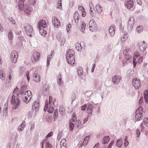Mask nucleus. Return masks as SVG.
I'll list each match as a JSON object with an SVG mask.
<instances>
[{
	"instance_id": "obj_1",
	"label": "nucleus",
	"mask_w": 148,
	"mask_h": 148,
	"mask_svg": "<svg viewBox=\"0 0 148 148\" xmlns=\"http://www.w3.org/2000/svg\"><path fill=\"white\" fill-rule=\"evenodd\" d=\"M18 95L19 97H22L23 101L26 103H27L30 100L32 96L31 92L29 90L27 91H21L20 92V94Z\"/></svg>"
},
{
	"instance_id": "obj_2",
	"label": "nucleus",
	"mask_w": 148,
	"mask_h": 148,
	"mask_svg": "<svg viewBox=\"0 0 148 148\" xmlns=\"http://www.w3.org/2000/svg\"><path fill=\"white\" fill-rule=\"evenodd\" d=\"M74 52L72 49H68L67 51L66 59L67 62L71 65H73L75 63Z\"/></svg>"
},
{
	"instance_id": "obj_3",
	"label": "nucleus",
	"mask_w": 148,
	"mask_h": 148,
	"mask_svg": "<svg viewBox=\"0 0 148 148\" xmlns=\"http://www.w3.org/2000/svg\"><path fill=\"white\" fill-rule=\"evenodd\" d=\"M143 57L140 56V53L137 51L134 52L133 60V65L135 66L137 63H141L143 61Z\"/></svg>"
},
{
	"instance_id": "obj_4",
	"label": "nucleus",
	"mask_w": 148,
	"mask_h": 148,
	"mask_svg": "<svg viewBox=\"0 0 148 148\" xmlns=\"http://www.w3.org/2000/svg\"><path fill=\"white\" fill-rule=\"evenodd\" d=\"M19 95H13L11 98V103L13 105L12 108L13 109H15L18 108V106L19 103L18 97Z\"/></svg>"
},
{
	"instance_id": "obj_5",
	"label": "nucleus",
	"mask_w": 148,
	"mask_h": 148,
	"mask_svg": "<svg viewBox=\"0 0 148 148\" xmlns=\"http://www.w3.org/2000/svg\"><path fill=\"white\" fill-rule=\"evenodd\" d=\"M143 108L141 106H139L136 111L135 116L136 119L138 121L142 119H143Z\"/></svg>"
},
{
	"instance_id": "obj_6",
	"label": "nucleus",
	"mask_w": 148,
	"mask_h": 148,
	"mask_svg": "<svg viewBox=\"0 0 148 148\" xmlns=\"http://www.w3.org/2000/svg\"><path fill=\"white\" fill-rule=\"evenodd\" d=\"M24 30L27 34L29 36H31L33 34V29L32 27L29 24L25 25Z\"/></svg>"
},
{
	"instance_id": "obj_7",
	"label": "nucleus",
	"mask_w": 148,
	"mask_h": 148,
	"mask_svg": "<svg viewBox=\"0 0 148 148\" xmlns=\"http://www.w3.org/2000/svg\"><path fill=\"white\" fill-rule=\"evenodd\" d=\"M10 58L11 61L13 63H16L18 58L17 52L15 51H12L11 53Z\"/></svg>"
},
{
	"instance_id": "obj_8",
	"label": "nucleus",
	"mask_w": 148,
	"mask_h": 148,
	"mask_svg": "<svg viewBox=\"0 0 148 148\" xmlns=\"http://www.w3.org/2000/svg\"><path fill=\"white\" fill-rule=\"evenodd\" d=\"M132 84L135 89H138L141 86V82L138 79L134 78L132 80Z\"/></svg>"
},
{
	"instance_id": "obj_9",
	"label": "nucleus",
	"mask_w": 148,
	"mask_h": 148,
	"mask_svg": "<svg viewBox=\"0 0 148 148\" xmlns=\"http://www.w3.org/2000/svg\"><path fill=\"white\" fill-rule=\"evenodd\" d=\"M40 54L38 52H33L32 57V61L33 62L35 63L38 61L40 58Z\"/></svg>"
},
{
	"instance_id": "obj_10",
	"label": "nucleus",
	"mask_w": 148,
	"mask_h": 148,
	"mask_svg": "<svg viewBox=\"0 0 148 148\" xmlns=\"http://www.w3.org/2000/svg\"><path fill=\"white\" fill-rule=\"evenodd\" d=\"M134 21L133 17H131L129 19L127 25V29L128 31H131L133 29Z\"/></svg>"
},
{
	"instance_id": "obj_11",
	"label": "nucleus",
	"mask_w": 148,
	"mask_h": 148,
	"mask_svg": "<svg viewBox=\"0 0 148 148\" xmlns=\"http://www.w3.org/2000/svg\"><path fill=\"white\" fill-rule=\"evenodd\" d=\"M89 29L91 31H93L97 29V25L96 22L93 20H91L89 24Z\"/></svg>"
},
{
	"instance_id": "obj_12",
	"label": "nucleus",
	"mask_w": 148,
	"mask_h": 148,
	"mask_svg": "<svg viewBox=\"0 0 148 148\" xmlns=\"http://www.w3.org/2000/svg\"><path fill=\"white\" fill-rule=\"evenodd\" d=\"M52 23L53 25L56 28H58L60 25V21L55 16L52 17Z\"/></svg>"
},
{
	"instance_id": "obj_13",
	"label": "nucleus",
	"mask_w": 148,
	"mask_h": 148,
	"mask_svg": "<svg viewBox=\"0 0 148 148\" xmlns=\"http://www.w3.org/2000/svg\"><path fill=\"white\" fill-rule=\"evenodd\" d=\"M47 24L45 20H41L39 22L38 27L39 29H41V27L45 28L46 27Z\"/></svg>"
},
{
	"instance_id": "obj_14",
	"label": "nucleus",
	"mask_w": 148,
	"mask_h": 148,
	"mask_svg": "<svg viewBox=\"0 0 148 148\" xmlns=\"http://www.w3.org/2000/svg\"><path fill=\"white\" fill-rule=\"evenodd\" d=\"M32 10L30 6L29 5H25L24 8V12L27 15H29Z\"/></svg>"
},
{
	"instance_id": "obj_15",
	"label": "nucleus",
	"mask_w": 148,
	"mask_h": 148,
	"mask_svg": "<svg viewBox=\"0 0 148 148\" xmlns=\"http://www.w3.org/2000/svg\"><path fill=\"white\" fill-rule=\"evenodd\" d=\"M121 79V77L120 76L116 75L112 78V81L114 84H116L120 82Z\"/></svg>"
},
{
	"instance_id": "obj_16",
	"label": "nucleus",
	"mask_w": 148,
	"mask_h": 148,
	"mask_svg": "<svg viewBox=\"0 0 148 148\" xmlns=\"http://www.w3.org/2000/svg\"><path fill=\"white\" fill-rule=\"evenodd\" d=\"M54 51L53 50L51 51V54L48 56L47 57V66H48L49 65L50 62L53 56H54Z\"/></svg>"
},
{
	"instance_id": "obj_17",
	"label": "nucleus",
	"mask_w": 148,
	"mask_h": 148,
	"mask_svg": "<svg viewBox=\"0 0 148 148\" xmlns=\"http://www.w3.org/2000/svg\"><path fill=\"white\" fill-rule=\"evenodd\" d=\"M109 32L110 36L111 37L113 36L115 34V27L111 26L109 28Z\"/></svg>"
},
{
	"instance_id": "obj_18",
	"label": "nucleus",
	"mask_w": 148,
	"mask_h": 148,
	"mask_svg": "<svg viewBox=\"0 0 148 148\" xmlns=\"http://www.w3.org/2000/svg\"><path fill=\"white\" fill-rule=\"evenodd\" d=\"M39 107V104L38 102L36 101H34L32 104V108L33 110L36 111L38 110Z\"/></svg>"
},
{
	"instance_id": "obj_19",
	"label": "nucleus",
	"mask_w": 148,
	"mask_h": 148,
	"mask_svg": "<svg viewBox=\"0 0 148 148\" xmlns=\"http://www.w3.org/2000/svg\"><path fill=\"white\" fill-rule=\"evenodd\" d=\"M32 79L33 81L36 82H38L40 80V75L38 74L34 73L33 74Z\"/></svg>"
},
{
	"instance_id": "obj_20",
	"label": "nucleus",
	"mask_w": 148,
	"mask_h": 148,
	"mask_svg": "<svg viewBox=\"0 0 148 148\" xmlns=\"http://www.w3.org/2000/svg\"><path fill=\"white\" fill-rule=\"evenodd\" d=\"M8 104L6 103H5L3 111V115L6 117L7 116L8 114Z\"/></svg>"
},
{
	"instance_id": "obj_21",
	"label": "nucleus",
	"mask_w": 148,
	"mask_h": 148,
	"mask_svg": "<svg viewBox=\"0 0 148 148\" xmlns=\"http://www.w3.org/2000/svg\"><path fill=\"white\" fill-rule=\"evenodd\" d=\"M95 8L97 13L98 14L101 13L103 11L102 7L99 4H97Z\"/></svg>"
},
{
	"instance_id": "obj_22",
	"label": "nucleus",
	"mask_w": 148,
	"mask_h": 148,
	"mask_svg": "<svg viewBox=\"0 0 148 148\" xmlns=\"http://www.w3.org/2000/svg\"><path fill=\"white\" fill-rule=\"evenodd\" d=\"M93 106L91 103H89L88 104V106L86 110V112L89 114L92 113Z\"/></svg>"
},
{
	"instance_id": "obj_23",
	"label": "nucleus",
	"mask_w": 148,
	"mask_h": 148,
	"mask_svg": "<svg viewBox=\"0 0 148 148\" xmlns=\"http://www.w3.org/2000/svg\"><path fill=\"white\" fill-rule=\"evenodd\" d=\"M79 15L78 13L76 12L73 14V18L76 23H79Z\"/></svg>"
},
{
	"instance_id": "obj_24",
	"label": "nucleus",
	"mask_w": 148,
	"mask_h": 148,
	"mask_svg": "<svg viewBox=\"0 0 148 148\" xmlns=\"http://www.w3.org/2000/svg\"><path fill=\"white\" fill-rule=\"evenodd\" d=\"M139 48L141 51H144L146 49L147 47V45L144 42L139 43Z\"/></svg>"
},
{
	"instance_id": "obj_25",
	"label": "nucleus",
	"mask_w": 148,
	"mask_h": 148,
	"mask_svg": "<svg viewBox=\"0 0 148 148\" xmlns=\"http://www.w3.org/2000/svg\"><path fill=\"white\" fill-rule=\"evenodd\" d=\"M91 136L90 134H89L87 136H86L84 138V140L83 141V144L84 146H86L88 143V141H89V139Z\"/></svg>"
},
{
	"instance_id": "obj_26",
	"label": "nucleus",
	"mask_w": 148,
	"mask_h": 148,
	"mask_svg": "<svg viewBox=\"0 0 148 148\" xmlns=\"http://www.w3.org/2000/svg\"><path fill=\"white\" fill-rule=\"evenodd\" d=\"M128 34L126 32H124L123 33L121 36V40L123 42L125 41L128 38Z\"/></svg>"
},
{
	"instance_id": "obj_27",
	"label": "nucleus",
	"mask_w": 148,
	"mask_h": 148,
	"mask_svg": "<svg viewBox=\"0 0 148 148\" xmlns=\"http://www.w3.org/2000/svg\"><path fill=\"white\" fill-rule=\"evenodd\" d=\"M61 148H67V143L65 139H62L60 142Z\"/></svg>"
},
{
	"instance_id": "obj_28",
	"label": "nucleus",
	"mask_w": 148,
	"mask_h": 148,
	"mask_svg": "<svg viewBox=\"0 0 148 148\" xmlns=\"http://www.w3.org/2000/svg\"><path fill=\"white\" fill-rule=\"evenodd\" d=\"M20 0V1L18 4V7L20 10H23V8H24L25 6L24 5V1H22V0Z\"/></svg>"
},
{
	"instance_id": "obj_29",
	"label": "nucleus",
	"mask_w": 148,
	"mask_h": 148,
	"mask_svg": "<svg viewBox=\"0 0 148 148\" xmlns=\"http://www.w3.org/2000/svg\"><path fill=\"white\" fill-rule=\"evenodd\" d=\"M84 42H81L80 44H79V43H76L75 44V46L76 48L78 51H81L82 50V47L81 46V44H84Z\"/></svg>"
},
{
	"instance_id": "obj_30",
	"label": "nucleus",
	"mask_w": 148,
	"mask_h": 148,
	"mask_svg": "<svg viewBox=\"0 0 148 148\" xmlns=\"http://www.w3.org/2000/svg\"><path fill=\"white\" fill-rule=\"evenodd\" d=\"M25 69L24 68L22 67H20L18 72L19 75L21 76L24 75L25 74Z\"/></svg>"
},
{
	"instance_id": "obj_31",
	"label": "nucleus",
	"mask_w": 148,
	"mask_h": 148,
	"mask_svg": "<svg viewBox=\"0 0 148 148\" xmlns=\"http://www.w3.org/2000/svg\"><path fill=\"white\" fill-rule=\"evenodd\" d=\"M57 38L59 41L60 42L63 44L64 43L65 40L62 36H57Z\"/></svg>"
},
{
	"instance_id": "obj_32",
	"label": "nucleus",
	"mask_w": 148,
	"mask_h": 148,
	"mask_svg": "<svg viewBox=\"0 0 148 148\" xmlns=\"http://www.w3.org/2000/svg\"><path fill=\"white\" fill-rule=\"evenodd\" d=\"M144 96L145 102L147 103L148 102V90H145L144 92Z\"/></svg>"
},
{
	"instance_id": "obj_33",
	"label": "nucleus",
	"mask_w": 148,
	"mask_h": 148,
	"mask_svg": "<svg viewBox=\"0 0 148 148\" xmlns=\"http://www.w3.org/2000/svg\"><path fill=\"white\" fill-rule=\"evenodd\" d=\"M110 140V138L109 136H105L103 138L102 143L103 144H107L108 143Z\"/></svg>"
},
{
	"instance_id": "obj_34",
	"label": "nucleus",
	"mask_w": 148,
	"mask_h": 148,
	"mask_svg": "<svg viewBox=\"0 0 148 148\" xmlns=\"http://www.w3.org/2000/svg\"><path fill=\"white\" fill-rule=\"evenodd\" d=\"M86 23L85 22H82L81 26V29H80V31L83 34H84V31L85 30L86 27Z\"/></svg>"
},
{
	"instance_id": "obj_35",
	"label": "nucleus",
	"mask_w": 148,
	"mask_h": 148,
	"mask_svg": "<svg viewBox=\"0 0 148 148\" xmlns=\"http://www.w3.org/2000/svg\"><path fill=\"white\" fill-rule=\"evenodd\" d=\"M25 123L23 122L18 127V131H21L23 130L25 126Z\"/></svg>"
},
{
	"instance_id": "obj_36",
	"label": "nucleus",
	"mask_w": 148,
	"mask_h": 148,
	"mask_svg": "<svg viewBox=\"0 0 148 148\" xmlns=\"http://www.w3.org/2000/svg\"><path fill=\"white\" fill-rule=\"evenodd\" d=\"M134 73V71L132 69L128 70L127 73V75L128 77H130Z\"/></svg>"
},
{
	"instance_id": "obj_37",
	"label": "nucleus",
	"mask_w": 148,
	"mask_h": 148,
	"mask_svg": "<svg viewBox=\"0 0 148 148\" xmlns=\"http://www.w3.org/2000/svg\"><path fill=\"white\" fill-rule=\"evenodd\" d=\"M123 144L122 140L121 139H119L116 143V146L118 147H120Z\"/></svg>"
},
{
	"instance_id": "obj_38",
	"label": "nucleus",
	"mask_w": 148,
	"mask_h": 148,
	"mask_svg": "<svg viewBox=\"0 0 148 148\" xmlns=\"http://www.w3.org/2000/svg\"><path fill=\"white\" fill-rule=\"evenodd\" d=\"M126 5L128 9H130L133 6V2L132 1H128L126 4Z\"/></svg>"
},
{
	"instance_id": "obj_39",
	"label": "nucleus",
	"mask_w": 148,
	"mask_h": 148,
	"mask_svg": "<svg viewBox=\"0 0 148 148\" xmlns=\"http://www.w3.org/2000/svg\"><path fill=\"white\" fill-rule=\"evenodd\" d=\"M40 34L43 36H45L47 34V32L44 29H40Z\"/></svg>"
},
{
	"instance_id": "obj_40",
	"label": "nucleus",
	"mask_w": 148,
	"mask_h": 148,
	"mask_svg": "<svg viewBox=\"0 0 148 148\" xmlns=\"http://www.w3.org/2000/svg\"><path fill=\"white\" fill-rule=\"evenodd\" d=\"M8 36L10 40H12V39L13 37V36L12 30H10V32H9Z\"/></svg>"
},
{
	"instance_id": "obj_41",
	"label": "nucleus",
	"mask_w": 148,
	"mask_h": 148,
	"mask_svg": "<svg viewBox=\"0 0 148 148\" xmlns=\"http://www.w3.org/2000/svg\"><path fill=\"white\" fill-rule=\"evenodd\" d=\"M60 77L57 79V83L60 86H61L63 84V82L61 78V75H59Z\"/></svg>"
},
{
	"instance_id": "obj_42",
	"label": "nucleus",
	"mask_w": 148,
	"mask_h": 148,
	"mask_svg": "<svg viewBox=\"0 0 148 148\" xmlns=\"http://www.w3.org/2000/svg\"><path fill=\"white\" fill-rule=\"evenodd\" d=\"M49 89L48 87L46 88L43 92V94L44 95H47L49 92Z\"/></svg>"
},
{
	"instance_id": "obj_43",
	"label": "nucleus",
	"mask_w": 148,
	"mask_h": 148,
	"mask_svg": "<svg viewBox=\"0 0 148 148\" xmlns=\"http://www.w3.org/2000/svg\"><path fill=\"white\" fill-rule=\"evenodd\" d=\"M26 86L25 84V82H22L21 84V90L20 92L21 91H23L24 90V91H25V89Z\"/></svg>"
},
{
	"instance_id": "obj_44",
	"label": "nucleus",
	"mask_w": 148,
	"mask_h": 148,
	"mask_svg": "<svg viewBox=\"0 0 148 148\" xmlns=\"http://www.w3.org/2000/svg\"><path fill=\"white\" fill-rule=\"evenodd\" d=\"M94 9H90L89 13L91 16L93 17H95L96 16V14L93 11Z\"/></svg>"
},
{
	"instance_id": "obj_45",
	"label": "nucleus",
	"mask_w": 148,
	"mask_h": 148,
	"mask_svg": "<svg viewBox=\"0 0 148 148\" xmlns=\"http://www.w3.org/2000/svg\"><path fill=\"white\" fill-rule=\"evenodd\" d=\"M57 8L58 9H61L62 7V3L61 0H58L57 3Z\"/></svg>"
},
{
	"instance_id": "obj_46",
	"label": "nucleus",
	"mask_w": 148,
	"mask_h": 148,
	"mask_svg": "<svg viewBox=\"0 0 148 148\" xmlns=\"http://www.w3.org/2000/svg\"><path fill=\"white\" fill-rule=\"evenodd\" d=\"M65 110L63 106H61L60 107L59 111L60 114H62L64 112Z\"/></svg>"
},
{
	"instance_id": "obj_47",
	"label": "nucleus",
	"mask_w": 148,
	"mask_h": 148,
	"mask_svg": "<svg viewBox=\"0 0 148 148\" xmlns=\"http://www.w3.org/2000/svg\"><path fill=\"white\" fill-rule=\"evenodd\" d=\"M83 70L81 68H79V69H78L77 73L78 75L79 76H81L82 75L83 73Z\"/></svg>"
},
{
	"instance_id": "obj_48",
	"label": "nucleus",
	"mask_w": 148,
	"mask_h": 148,
	"mask_svg": "<svg viewBox=\"0 0 148 148\" xmlns=\"http://www.w3.org/2000/svg\"><path fill=\"white\" fill-rule=\"evenodd\" d=\"M58 110L57 109L55 110L54 113L53 114L54 119L55 120L57 119L58 115Z\"/></svg>"
},
{
	"instance_id": "obj_49",
	"label": "nucleus",
	"mask_w": 148,
	"mask_h": 148,
	"mask_svg": "<svg viewBox=\"0 0 148 148\" xmlns=\"http://www.w3.org/2000/svg\"><path fill=\"white\" fill-rule=\"evenodd\" d=\"M143 122L146 126L148 127V118H144L143 120Z\"/></svg>"
},
{
	"instance_id": "obj_50",
	"label": "nucleus",
	"mask_w": 148,
	"mask_h": 148,
	"mask_svg": "<svg viewBox=\"0 0 148 148\" xmlns=\"http://www.w3.org/2000/svg\"><path fill=\"white\" fill-rule=\"evenodd\" d=\"M136 31L138 33L142 32L143 31L142 27L140 26H138L136 28Z\"/></svg>"
},
{
	"instance_id": "obj_51",
	"label": "nucleus",
	"mask_w": 148,
	"mask_h": 148,
	"mask_svg": "<svg viewBox=\"0 0 148 148\" xmlns=\"http://www.w3.org/2000/svg\"><path fill=\"white\" fill-rule=\"evenodd\" d=\"M48 101L46 100L45 101V106L44 108V110L46 111L48 109Z\"/></svg>"
},
{
	"instance_id": "obj_52",
	"label": "nucleus",
	"mask_w": 148,
	"mask_h": 148,
	"mask_svg": "<svg viewBox=\"0 0 148 148\" xmlns=\"http://www.w3.org/2000/svg\"><path fill=\"white\" fill-rule=\"evenodd\" d=\"M53 106H50L47 110V112L49 113H52L53 111Z\"/></svg>"
},
{
	"instance_id": "obj_53",
	"label": "nucleus",
	"mask_w": 148,
	"mask_h": 148,
	"mask_svg": "<svg viewBox=\"0 0 148 148\" xmlns=\"http://www.w3.org/2000/svg\"><path fill=\"white\" fill-rule=\"evenodd\" d=\"M51 117L49 115H47L46 116V120L48 122H50L51 121Z\"/></svg>"
},
{
	"instance_id": "obj_54",
	"label": "nucleus",
	"mask_w": 148,
	"mask_h": 148,
	"mask_svg": "<svg viewBox=\"0 0 148 148\" xmlns=\"http://www.w3.org/2000/svg\"><path fill=\"white\" fill-rule=\"evenodd\" d=\"M74 128V124L73 123H70L69 126V128L71 131H72Z\"/></svg>"
},
{
	"instance_id": "obj_55",
	"label": "nucleus",
	"mask_w": 148,
	"mask_h": 148,
	"mask_svg": "<svg viewBox=\"0 0 148 148\" xmlns=\"http://www.w3.org/2000/svg\"><path fill=\"white\" fill-rule=\"evenodd\" d=\"M51 144L48 142H47L45 145L46 148H51Z\"/></svg>"
},
{
	"instance_id": "obj_56",
	"label": "nucleus",
	"mask_w": 148,
	"mask_h": 148,
	"mask_svg": "<svg viewBox=\"0 0 148 148\" xmlns=\"http://www.w3.org/2000/svg\"><path fill=\"white\" fill-rule=\"evenodd\" d=\"M128 60H126L124 58L123 60V65L125 66L127 64L128 62Z\"/></svg>"
},
{
	"instance_id": "obj_57",
	"label": "nucleus",
	"mask_w": 148,
	"mask_h": 148,
	"mask_svg": "<svg viewBox=\"0 0 148 148\" xmlns=\"http://www.w3.org/2000/svg\"><path fill=\"white\" fill-rule=\"evenodd\" d=\"M131 57V56L129 54H126L125 56V57L124 58L129 61V60L130 59Z\"/></svg>"
},
{
	"instance_id": "obj_58",
	"label": "nucleus",
	"mask_w": 148,
	"mask_h": 148,
	"mask_svg": "<svg viewBox=\"0 0 148 148\" xmlns=\"http://www.w3.org/2000/svg\"><path fill=\"white\" fill-rule=\"evenodd\" d=\"M71 25L70 23L66 27V31L67 32H68L69 31L71 27Z\"/></svg>"
},
{
	"instance_id": "obj_59",
	"label": "nucleus",
	"mask_w": 148,
	"mask_h": 148,
	"mask_svg": "<svg viewBox=\"0 0 148 148\" xmlns=\"http://www.w3.org/2000/svg\"><path fill=\"white\" fill-rule=\"evenodd\" d=\"M129 143L127 140H125L124 144L125 147H126L129 145Z\"/></svg>"
},
{
	"instance_id": "obj_60",
	"label": "nucleus",
	"mask_w": 148,
	"mask_h": 148,
	"mask_svg": "<svg viewBox=\"0 0 148 148\" xmlns=\"http://www.w3.org/2000/svg\"><path fill=\"white\" fill-rule=\"evenodd\" d=\"M25 75L27 77V79L28 81H29V80L30 77L29 75V72L28 71H27L26 72Z\"/></svg>"
},
{
	"instance_id": "obj_61",
	"label": "nucleus",
	"mask_w": 148,
	"mask_h": 148,
	"mask_svg": "<svg viewBox=\"0 0 148 148\" xmlns=\"http://www.w3.org/2000/svg\"><path fill=\"white\" fill-rule=\"evenodd\" d=\"M82 122L81 121H78L77 122V123L76 125H77V127H81L82 125H83V124H81Z\"/></svg>"
},
{
	"instance_id": "obj_62",
	"label": "nucleus",
	"mask_w": 148,
	"mask_h": 148,
	"mask_svg": "<svg viewBox=\"0 0 148 148\" xmlns=\"http://www.w3.org/2000/svg\"><path fill=\"white\" fill-rule=\"evenodd\" d=\"M78 9L79 10H81V12H82L84 10V9L83 7L82 6H78Z\"/></svg>"
},
{
	"instance_id": "obj_63",
	"label": "nucleus",
	"mask_w": 148,
	"mask_h": 148,
	"mask_svg": "<svg viewBox=\"0 0 148 148\" xmlns=\"http://www.w3.org/2000/svg\"><path fill=\"white\" fill-rule=\"evenodd\" d=\"M18 88L16 87V88L14 90L13 92V95H18L17 92H18Z\"/></svg>"
},
{
	"instance_id": "obj_64",
	"label": "nucleus",
	"mask_w": 148,
	"mask_h": 148,
	"mask_svg": "<svg viewBox=\"0 0 148 148\" xmlns=\"http://www.w3.org/2000/svg\"><path fill=\"white\" fill-rule=\"evenodd\" d=\"M90 9H94V7L92 3L90 2L89 4Z\"/></svg>"
}]
</instances>
